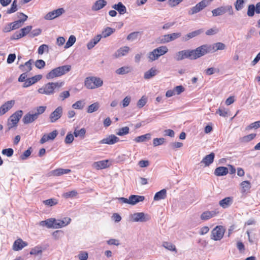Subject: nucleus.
I'll return each mask as SVG.
<instances>
[{
  "label": "nucleus",
  "mask_w": 260,
  "mask_h": 260,
  "mask_svg": "<svg viewBox=\"0 0 260 260\" xmlns=\"http://www.w3.org/2000/svg\"><path fill=\"white\" fill-rule=\"evenodd\" d=\"M47 107L45 106H39L36 108L35 111L29 112L26 114L22 119L24 124L31 123L36 120L40 115L45 112Z\"/></svg>",
  "instance_id": "obj_1"
},
{
  "label": "nucleus",
  "mask_w": 260,
  "mask_h": 260,
  "mask_svg": "<svg viewBox=\"0 0 260 260\" xmlns=\"http://www.w3.org/2000/svg\"><path fill=\"white\" fill-rule=\"evenodd\" d=\"M193 60L197 59L206 54L210 53L208 44L201 45L195 49L191 50Z\"/></svg>",
  "instance_id": "obj_2"
},
{
  "label": "nucleus",
  "mask_w": 260,
  "mask_h": 260,
  "mask_svg": "<svg viewBox=\"0 0 260 260\" xmlns=\"http://www.w3.org/2000/svg\"><path fill=\"white\" fill-rule=\"evenodd\" d=\"M225 229L222 225H217L214 228L211 235V238L214 241H218L221 240L224 235Z\"/></svg>",
  "instance_id": "obj_3"
},
{
  "label": "nucleus",
  "mask_w": 260,
  "mask_h": 260,
  "mask_svg": "<svg viewBox=\"0 0 260 260\" xmlns=\"http://www.w3.org/2000/svg\"><path fill=\"white\" fill-rule=\"evenodd\" d=\"M213 0H202L200 3H198L194 7L191 8L189 11V15H193L197 13L204 9L207 6H209Z\"/></svg>",
  "instance_id": "obj_4"
},
{
  "label": "nucleus",
  "mask_w": 260,
  "mask_h": 260,
  "mask_svg": "<svg viewBox=\"0 0 260 260\" xmlns=\"http://www.w3.org/2000/svg\"><path fill=\"white\" fill-rule=\"evenodd\" d=\"M150 219V216L143 212L135 213L129 215V220L132 222H146Z\"/></svg>",
  "instance_id": "obj_5"
},
{
  "label": "nucleus",
  "mask_w": 260,
  "mask_h": 260,
  "mask_svg": "<svg viewBox=\"0 0 260 260\" xmlns=\"http://www.w3.org/2000/svg\"><path fill=\"white\" fill-rule=\"evenodd\" d=\"M191 50H184L177 52L175 56V59L177 61L182 60L185 58L193 60Z\"/></svg>",
  "instance_id": "obj_6"
},
{
  "label": "nucleus",
  "mask_w": 260,
  "mask_h": 260,
  "mask_svg": "<svg viewBox=\"0 0 260 260\" xmlns=\"http://www.w3.org/2000/svg\"><path fill=\"white\" fill-rule=\"evenodd\" d=\"M63 114V108L62 106L57 107L49 115L50 121L51 123L55 122Z\"/></svg>",
  "instance_id": "obj_7"
},
{
  "label": "nucleus",
  "mask_w": 260,
  "mask_h": 260,
  "mask_svg": "<svg viewBox=\"0 0 260 260\" xmlns=\"http://www.w3.org/2000/svg\"><path fill=\"white\" fill-rule=\"evenodd\" d=\"M38 91L39 93L46 95H51L54 93V89L52 84L51 82L44 85L41 88L38 89Z\"/></svg>",
  "instance_id": "obj_8"
},
{
  "label": "nucleus",
  "mask_w": 260,
  "mask_h": 260,
  "mask_svg": "<svg viewBox=\"0 0 260 260\" xmlns=\"http://www.w3.org/2000/svg\"><path fill=\"white\" fill-rule=\"evenodd\" d=\"M65 12L63 8H58L48 13L44 17L46 20H52L61 15Z\"/></svg>",
  "instance_id": "obj_9"
},
{
  "label": "nucleus",
  "mask_w": 260,
  "mask_h": 260,
  "mask_svg": "<svg viewBox=\"0 0 260 260\" xmlns=\"http://www.w3.org/2000/svg\"><path fill=\"white\" fill-rule=\"evenodd\" d=\"M119 141V138L114 135H110L99 142V144L113 145Z\"/></svg>",
  "instance_id": "obj_10"
},
{
  "label": "nucleus",
  "mask_w": 260,
  "mask_h": 260,
  "mask_svg": "<svg viewBox=\"0 0 260 260\" xmlns=\"http://www.w3.org/2000/svg\"><path fill=\"white\" fill-rule=\"evenodd\" d=\"M208 47L210 53H213L218 50H222L225 49V45L221 42H217L213 44H208Z\"/></svg>",
  "instance_id": "obj_11"
},
{
  "label": "nucleus",
  "mask_w": 260,
  "mask_h": 260,
  "mask_svg": "<svg viewBox=\"0 0 260 260\" xmlns=\"http://www.w3.org/2000/svg\"><path fill=\"white\" fill-rule=\"evenodd\" d=\"M15 104L14 100H11L5 103L0 107V115L5 114L10 110Z\"/></svg>",
  "instance_id": "obj_12"
},
{
  "label": "nucleus",
  "mask_w": 260,
  "mask_h": 260,
  "mask_svg": "<svg viewBox=\"0 0 260 260\" xmlns=\"http://www.w3.org/2000/svg\"><path fill=\"white\" fill-rule=\"evenodd\" d=\"M41 75H36L31 78L26 79L25 82L23 85V87H27L35 84L42 79Z\"/></svg>",
  "instance_id": "obj_13"
},
{
  "label": "nucleus",
  "mask_w": 260,
  "mask_h": 260,
  "mask_svg": "<svg viewBox=\"0 0 260 260\" xmlns=\"http://www.w3.org/2000/svg\"><path fill=\"white\" fill-rule=\"evenodd\" d=\"M214 157L215 154L213 152H211L209 154L206 155L200 163L203 164L204 167H208L213 162Z\"/></svg>",
  "instance_id": "obj_14"
},
{
  "label": "nucleus",
  "mask_w": 260,
  "mask_h": 260,
  "mask_svg": "<svg viewBox=\"0 0 260 260\" xmlns=\"http://www.w3.org/2000/svg\"><path fill=\"white\" fill-rule=\"evenodd\" d=\"M57 131L56 130H54L52 131L51 133L48 134V135H44L40 140V143L41 144H44V143L50 140H54L57 136Z\"/></svg>",
  "instance_id": "obj_15"
},
{
  "label": "nucleus",
  "mask_w": 260,
  "mask_h": 260,
  "mask_svg": "<svg viewBox=\"0 0 260 260\" xmlns=\"http://www.w3.org/2000/svg\"><path fill=\"white\" fill-rule=\"evenodd\" d=\"M23 114V111L21 110H18L13 114L10 118L8 119L9 121L13 122V123L17 124L20 118L22 117Z\"/></svg>",
  "instance_id": "obj_16"
},
{
  "label": "nucleus",
  "mask_w": 260,
  "mask_h": 260,
  "mask_svg": "<svg viewBox=\"0 0 260 260\" xmlns=\"http://www.w3.org/2000/svg\"><path fill=\"white\" fill-rule=\"evenodd\" d=\"M107 4V2L105 0H98L92 5L91 9L94 11L100 10L106 6Z\"/></svg>",
  "instance_id": "obj_17"
},
{
  "label": "nucleus",
  "mask_w": 260,
  "mask_h": 260,
  "mask_svg": "<svg viewBox=\"0 0 260 260\" xmlns=\"http://www.w3.org/2000/svg\"><path fill=\"white\" fill-rule=\"evenodd\" d=\"M203 31L204 30L203 29H200L189 32L185 36H184V37H183L182 41H187L191 38H193L196 36H199V35L203 32Z\"/></svg>",
  "instance_id": "obj_18"
},
{
  "label": "nucleus",
  "mask_w": 260,
  "mask_h": 260,
  "mask_svg": "<svg viewBox=\"0 0 260 260\" xmlns=\"http://www.w3.org/2000/svg\"><path fill=\"white\" fill-rule=\"evenodd\" d=\"M20 15L22 16L23 18L11 23L12 24V28L14 29L20 27L22 25L23 22L27 20V16L26 15L22 13H20Z\"/></svg>",
  "instance_id": "obj_19"
},
{
  "label": "nucleus",
  "mask_w": 260,
  "mask_h": 260,
  "mask_svg": "<svg viewBox=\"0 0 260 260\" xmlns=\"http://www.w3.org/2000/svg\"><path fill=\"white\" fill-rule=\"evenodd\" d=\"M27 245V243L25 242H24L22 239H18L16 240L13 246V248L15 251H18L22 249L25 246Z\"/></svg>",
  "instance_id": "obj_20"
},
{
  "label": "nucleus",
  "mask_w": 260,
  "mask_h": 260,
  "mask_svg": "<svg viewBox=\"0 0 260 260\" xmlns=\"http://www.w3.org/2000/svg\"><path fill=\"white\" fill-rule=\"evenodd\" d=\"M144 199L145 197L143 196L131 195L129 197V204L136 205L140 202H143Z\"/></svg>",
  "instance_id": "obj_21"
},
{
  "label": "nucleus",
  "mask_w": 260,
  "mask_h": 260,
  "mask_svg": "<svg viewBox=\"0 0 260 260\" xmlns=\"http://www.w3.org/2000/svg\"><path fill=\"white\" fill-rule=\"evenodd\" d=\"M217 213L215 211H207L202 213L200 218L202 220H207L214 217Z\"/></svg>",
  "instance_id": "obj_22"
},
{
  "label": "nucleus",
  "mask_w": 260,
  "mask_h": 260,
  "mask_svg": "<svg viewBox=\"0 0 260 260\" xmlns=\"http://www.w3.org/2000/svg\"><path fill=\"white\" fill-rule=\"evenodd\" d=\"M55 218H51L46 220L41 221L39 225L42 226H46L48 229H54Z\"/></svg>",
  "instance_id": "obj_23"
},
{
  "label": "nucleus",
  "mask_w": 260,
  "mask_h": 260,
  "mask_svg": "<svg viewBox=\"0 0 260 260\" xmlns=\"http://www.w3.org/2000/svg\"><path fill=\"white\" fill-rule=\"evenodd\" d=\"M112 8L117 10L120 15H123L126 12V8L121 2L113 5Z\"/></svg>",
  "instance_id": "obj_24"
},
{
  "label": "nucleus",
  "mask_w": 260,
  "mask_h": 260,
  "mask_svg": "<svg viewBox=\"0 0 260 260\" xmlns=\"http://www.w3.org/2000/svg\"><path fill=\"white\" fill-rule=\"evenodd\" d=\"M130 48L128 46H124L120 48L115 53L116 57H119L125 55L129 51Z\"/></svg>",
  "instance_id": "obj_25"
},
{
  "label": "nucleus",
  "mask_w": 260,
  "mask_h": 260,
  "mask_svg": "<svg viewBox=\"0 0 260 260\" xmlns=\"http://www.w3.org/2000/svg\"><path fill=\"white\" fill-rule=\"evenodd\" d=\"M71 170L70 169H64L62 168H58L51 171V173L54 176H59L63 174H66L70 173Z\"/></svg>",
  "instance_id": "obj_26"
},
{
  "label": "nucleus",
  "mask_w": 260,
  "mask_h": 260,
  "mask_svg": "<svg viewBox=\"0 0 260 260\" xmlns=\"http://www.w3.org/2000/svg\"><path fill=\"white\" fill-rule=\"evenodd\" d=\"M229 170L226 167H219L215 169L214 174L217 176H221L226 175L228 173Z\"/></svg>",
  "instance_id": "obj_27"
},
{
  "label": "nucleus",
  "mask_w": 260,
  "mask_h": 260,
  "mask_svg": "<svg viewBox=\"0 0 260 260\" xmlns=\"http://www.w3.org/2000/svg\"><path fill=\"white\" fill-rule=\"evenodd\" d=\"M133 68L130 66H123L115 71V73L118 75H124L131 72Z\"/></svg>",
  "instance_id": "obj_28"
},
{
  "label": "nucleus",
  "mask_w": 260,
  "mask_h": 260,
  "mask_svg": "<svg viewBox=\"0 0 260 260\" xmlns=\"http://www.w3.org/2000/svg\"><path fill=\"white\" fill-rule=\"evenodd\" d=\"M158 71L154 68H151L148 71L146 72L144 75V78L148 80L155 76L158 73Z\"/></svg>",
  "instance_id": "obj_29"
},
{
  "label": "nucleus",
  "mask_w": 260,
  "mask_h": 260,
  "mask_svg": "<svg viewBox=\"0 0 260 260\" xmlns=\"http://www.w3.org/2000/svg\"><path fill=\"white\" fill-rule=\"evenodd\" d=\"M233 199L231 197H226L219 201V205L223 208L229 207L232 204Z\"/></svg>",
  "instance_id": "obj_30"
},
{
  "label": "nucleus",
  "mask_w": 260,
  "mask_h": 260,
  "mask_svg": "<svg viewBox=\"0 0 260 260\" xmlns=\"http://www.w3.org/2000/svg\"><path fill=\"white\" fill-rule=\"evenodd\" d=\"M167 197V190L166 189H162L159 191L157 192L154 197V201H159L165 199Z\"/></svg>",
  "instance_id": "obj_31"
},
{
  "label": "nucleus",
  "mask_w": 260,
  "mask_h": 260,
  "mask_svg": "<svg viewBox=\"0 0 260 260\" xmlns=\"http://www.w3.org/2000/svg\"><path fill=\"white\" fill-rule=\"evenodd\" d=\"M108 160H104L97 162H95L93 164V167L98 170L103 169L106 168L108 167Z\"/></svg>",
  "instance_id": "obj_32"
},
{
  "label": "nucleus",
  "mask_w": 260,
  "mask_h": 260,
  "mask_svg": "<svg viewBox=\"0 0 260 260\" xmlns=\"http://www.w3.org/2000/svg\"><path fill=\"white\" fill-rule=\"evenodd\" d=\"M59 76L60 74L59 72L58 71V69H57V68H56L52 70L50 72H49L46 75V78L48 79H51Z\"/></svg>",
  "instance_id": "obj_33"
},
{
  "label": "nucleus",
  "mask_w": 260,
  "mask_h": 260,
  "mask_svg": "<svg viewBox=\"0 0 260 260\" xmlns=\"http://www.w3.org/2000/svg\"><path fill=\"white\" fill-rule=\"evenodd\" d=\"M59 76L60 74L59 72L58 71V69H57V68H56L52 70L50 72H49L46 75V78L48 79H51Z\"/></svg>",
  "instance_id": "obj_34"
},
{
  "label": "nucleus",
  "mask_w": 260,
  "mask_h": 260,
  "mask_svg": "<svg viewBox=\"0 0 260 260\" xmlns=\"http://www.w3.org/2000/svg\"><path fill=\"white\" fill-rule=\"evenodd\" d=\"M115 29L110 27H107L102 31V34H101L102 35V38H106L112 35L114 32H115Z\"/></svg>",
  "instance_id": "obj_35"
},
{
  "label": "nucleus",
  "mask_w": 260,
  "mask_h": 260,
  "mask_svg": "<svg viewBox=\"0 0 260 260\" xmlns=\"http://www.w3.org/2000/svg\"><path fill=\"white\" fill-rule=\"evenodd\" d=\"M100 105L98 102H95L90 105H89L87 109V112L88 113H91L95 112L100 108Z\"/></svg>",
  "instance_id": "obj_36"
},
{
  "label": "nucleus",
  "mask_w": 260,
  "mask_h": 260,
  "mask_svg": "<svg viewBox=\"0 0 260 260\" xmlns=\"http://www.w3.org/2000/svg\"><path fill=\"white\" fill-rule=\"evenodd\" d=\"M57 69H58L60 76H61L69 72L71 69V66L70 65H64L57 67Z\"/></svg>",
  "instance_id": "obj_37"
},
{
  "label": "nucleus",
  "mask_w": 260,
  "mask_h": 260,
  "mask_svg": "<svg viewBox=\"0 0 260 260\" xmlns=\"http://www.w3.org/2000/svg\"><path fill=\"white\" fill-rule=\"evenodd\" d=\"M57 69H58L60 76H61L69 72L71 69V66L70 65H64L57 67Z\"/></svg>",
  "instance_id": "obj_38"
},
{
  "label": "nucleus",
  "mask_w": 260,
  "mask_h": 260,
  "mask_svg": "<svg viewBox=\"0 0 260 260\" xmlns=\"http://www.w3.org/2000/svg\"><path fill=\"white\" fill-rule=\"evenodd\" d=\"M151 139V134H147L144 135H142L136 137L134 140L137 143L143 142L146 141L147 140H149Z\"/></svg>",
  "instance_id": "obj_39"
},
{
  "label": "nucleus",
  "mask_w": 260,
  "mask_h": 260,
  "mask_svg": "<svg viewBox=\"0 0 260 260\" xmlns=\"http://www.w3.org/2000/svg\"><path fill=\"white\" fill-rule=\"evenodd\" d=\"M242 188V192L244 193L251 188V184L249 181H244L240 183Z\"/></svg>",
  "instance_id": "obj_40"
},
{
  "label": "nucleus",
  "mask_w": 260,
  "mask_h": 260,
  "mask_svg": "<svg viewBox=\"0 0 260 260\" xmlns=\"http://www.w3.org/2000/svg\"><path fill=\"white\" fill-rule=\"evenodd\" d=\"M162 245L164 247H165L166 249H168V250H170L171 251H174L176 253H177V252L175 246L170 242H164L162 243Z\"/></svg>",
  "instance_id": "obj_41"
},
{
  "label": "nucleus",
  "mask_w": 260,
  "mask_h": 260,
  "mask_svg": "<svg viewBox=\"0 0 260 260\" xmlns=\"http://www.w3.org/2000/svg\"><path fill=\"white\" fill-rule=\"evenodd\" d=\"M33 62L32 59L29 60L28 61L25 63L24 65H20V68L23 71H26L29 72L31 70V64Z\"/></svg>",
  "instance_id": "obj_42"
},
{
  "label": "nucleus",
  "mask_w": 260,
  "mask_h": 260,
  "mask_svg": "<svg viewBox=\"0 0 260 260\" xmlns=\"http://www.w3.org/2000/svg\"><path fill=\"white\" fill-rule=\"evenodd\" d=\"M224 10L225 9L223 6L213 10L212 11L213 16L216 17L223 14L224 13Z\"/></svg>",
  "instance_id": "obj_43"
},
{
  "label": "nucleus",
  "mask_w": 260,
  "mask_h": 260,
  "mask_svg": "<svg viewBox=\"0 0 260 260\" xmlns=\"http://www.w3.org/2000/svg\"><path fill=\"white\" fill-rule=\"evenodd\" d=\"M154 50L159 55V57L165 54L168 51V48L165 46L159 47L156 49H154Z\"/></svg>",
  "instance_id": "obj_44"
},
{
  "label": "nucleus",
  "mask_w": 260,
  "mask_h": 260,
  "mask_svg": "<svg viewBox=\"0 0 260 260\" xmlns=\"http://www.w3.org/2000/svg\"><path fill=\"white\" fill-rule=\"evenodd\" d=\"M85 105V103L84 100H79L73 104L72 107L75 109H82Z\"/></svg>",
  "instance_id": "obj_45"
},
{
  "label": "nucleus",
  "mask_w": 260,
  "mask_h": 260,
  "mask_svg": "<svg viewBox=\"0 0 260 260\" xmlns=\"http://www.w3.org/2000/svg\"><path fill=\"white\" fill-rule=\"evenodd\" d=\"M76 40V37L74 35L70 36L67 42L66 43L64 48L65 49H68L71 47L75 43Z\"/></svg>",
  "instance_id": "obj_46"
},
{
  "label": "nucleus",
  "mask_w": 260,
  "mask_h": 260,
  "mask_svg": "<svg viewBox=\"0 0 260 260\" xmlns=\"http://www.w3.org/2000/svg\"><path fill=\"white\" fill-rule=\"evenodd\" d=\"M159 57V55L154 49L152 51L148 53V58L149 61H153L157 60Z\"/></svg>",
  "instance_id": "obj_47"
},
{
  "label": "nucleus",
  "mask_w": 260,
  "mask_h": 260,
  "mask_svg": "<svg viewBox=\"0 0 260 260\" xmlns=\"http://www.w3.org/2000/svg\"><path fill=\"white\" fill-rule=\"evenodd\" d=\"M157 42L160 44H166L171 42L169 34L165 35L157 39Z\"/></svg>",
  "instance_id": "obj_48"
},
{
  "label": "nucleus",
  "mask_w": 260,
  "mask_h": 260,
  "mask_svg": "<svg viewBox=\"0 0 260 260\" xmlns=\"http://www.w3.org/2000/svg\"><path fill=\"white\" fill-rule=\"evenodd\" d=\"M85 86L88 89H94L92 77L87 78L85 81Z\"/></svg>",
  "instance_id": "obj_49"
},
{
  "label": "nucleus",
  "mask_w": 260,
  "mask_h": 260,
  "mask_svg": "<svg viewBox=\"0 0 260 260\" xmlns=\"http://www.w3.org/2000/svg\"><path fill=\"white\" fill-rule=\"evenodd\" d=\"M129 127L125 126L118 129L116 134L118 136H122L128 134L129 133Z\"/></svg>",
  "instance_id": "obj_50"
},
{
  "label": "nucleus",
  "mask_w": 260,
  "mask_h": 260,
  "mask_svg": "<svg viewBox=\"0 0 260 260\" xmlns=\"http://www.w3.org/2000/svg\"><path fill=\"white\" fill-rule=\"evenodd\" d=\"M17 10V1L14 0L10 9L7 11L8 14H11L15 12Z\"/></svg>",
  "instance_id": "obj_51"
},
{
  "label": "nucleus",
  "mask_w": 260,
  "mask_h": 260,
  "mask_svg": "<svg viewBox=\"0 0 260 260\" xmlns=\"http://www.w3.org/2000/svg\"><path fill=\"white\" fill-rule=\"evenodd\" d=\"M256 12V8L254 5H249L248 7L247 14L249 17H253Z\"/></svg>",
  "instance_id": "obj_52"
},
{
  "label": "nucleus",
  "mask_w": 260,
  "mask_h": 260,
  "mask_svg": "<svg viewBox=\"0 0 260 260\" xmlns=\"http://www.w3.org/2000/svg\"><path fill=\"white\" fill-rule=\"evenodd\" d=\"M140 32L139 31L133 32L127 36L126 39L129 41H133L138 38Z\"/></svg>",
  "instance_id": "obj_53"
},
{
  "label": "nucleus",
  "mask_w": 260,
  "mask_h": 260,
  "mask_svg": "<svg viewBox=\"0 0 260 260\" xmlns=\"http://www.w3.org/2000/svg\"><path fill=\"white\" fill-rule=\"evenodd\" d=\"M86 133L85 128H82L80 130L75 129L74 133V135L76 137H80L81 138H84Z\"/></svg>",
  "instance_id": "obj_54"
},
{
  "label": "nucleus",
  "mask_w": 260,
  "mask_h": 260,
  "mask_svg": "<svg viewBox=\"0 0 260 260\" xmlns=\"http://www.w3.org/2000/svg\"><path fill=\"white\" fill-rule=\"evenodd\" d=\"M147 102V98L145 96H143L138 102L137 103V107L139 108H141L143 107Z\"/></svg>",
  "instance_id": "obj_55"
},
{
  "label": "nucleus",
  "mask_w": 260,
  "mask_h": 260,
  "mask_svg": "<svg viewBox=\"0 0 260 260\" xmlns=\"http://www.w3.org/2000/svg\"><path fill=\"white\" fill-rule=\"evenodd\" d=\"M70 96V93L69 91H64L60 93L58 100L61 101H63L65 99L68 98Z\"/></svg>",
  "instance_id": "obj_56"
},
{
  "label": "nucleus",
  "mask_w": 260,
  "mask_h": 260,
  "mask_svg": "<svg viewBox=\"0 0 260 260\" xmlns=\"http://www.w3.org/2000/svg\"><path fill=\"white\" fill-rule=\"evenodd\" d=\"M92 80L93 81L94 85L95 86V88L102 86L103 82L100 78L92 77Z\"/></svg>",
  "instance_id": "obj_57"
},
{
  "label": "nucleus",
  "mask_w": 260,
  "mask_h": 260,
  "mask_svg": "<svg viewBox=\"0 0 260 260\" xmlns=\"http://www.w3.org/2000/svg\"><path fill=\"white\" fill-rule=\"evenodd\" d=\"M165 139L163 138H154L153 140V145L154 147L161 145L164 143Z\"/></svg>",
  "instance_id": "obj_58"
},
{
  "label": "nucleus",
  "mask_w": 260,
  "mask_h": 260,
  "mask_svg": "<svg viewBox=\"0 0 260 260\" xmlns=\"http://www.w3.org/2000/svg\"><path fill=\"white\" fill-rule=\"evenodd\" d=\"M31 147L29 148L27 150L25 151L20 156V158L22 160L26 159L31 153Z\"/></svg>",
  "instance_id": "obj_59"
},
{
  "label": "nucleus",
  "mask_w": 260,
  "mask_h": 260,
  "mask_svg": "<svg viewBox=\"0 0 260 260\" xmlns=\"http://www.w3.org/2000/svg\"><path fill=\"white\" fill-rule=\"evenodd\" d=\"M42 252V248L41 247H35L31 249L30 251V254L31 255H38L41 254Z\"/></svg>",
  "instance_id": "obj_60"
},
{
  "label": "nucleus",
  "mask_w": 260,
  "mask_h": 260,
  "mask_svg": "<svg viewBox=\"0 0 260 260\" xmlns=\"http://www.w3.org/2000/svg\"><path fill=\"white\" fill-rule=\"evenodd\" d=\"M45 51L48 52V46L46 44H43L39 47L38 53L39 54L42 55Z\"/></svg>",
  "instance_id": "obj_61"
},
{
  "label": "nucleus",
  "mask_w": 260,
  "mask_h": 260,
  "mask_svg": "<svg viewBox=\"0 0 260 260\" xmlns=\"http://www.w3.org/2000/svg\"><path fill=\"white\" fill-rule=\"evenodd\" d=\"M32 28V26L30 25L27 26L25 27H24L23 28H21L20 29V33L21 34L22 37H24L27 34H28L29 32H30V30Z\"/></svg>",
  "instance_id": "obj_62"
},
{
  "label": "nucleus",
  "mask_w": 260,
  "mask_h": 260,
  "mask_svg": "<svg viewBox=\"0 0 260 260\" xmlns=\"http://www.w3.org/2000/svg\"><path fill=\"white\" fill-rule=\"evenodd\" d=\"M78 257L80 260H87L88 257V254L86 251H82L79 253Z\"/></svg>",
  "instance_id": "obj_63"
},
{
  "label": "nucleus",
  "mask_w": 260,
  "mask_h": 260,
  "mask_svg": "<svg viewBox=\"0 0 260 260\" xmlns=\"http://www.w3.org/2000/svg\"><path fill=\"white\" fill-rule=\"evenodd\" d=\"M259 127H260V120L251 123L250 125H249L246 127V129H251L252 128L256 129Z\"/></svg>",
  "instance_id": "obj_64"
}]
</instances>
